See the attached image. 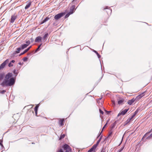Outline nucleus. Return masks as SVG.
<instances>
[{
  "mask_svg": "<svg viewBox=\"0 0 152 152\" xmlns=\"http://www.w3.org/2000/svg\"><path fill=\"white\" fill-rule=\"evenodd\" d=\"M112 134V132H111L109 134V136H110V135H111Z\"/></svg>",
  "mask_w": 152,
  "mask_h": 152,
  "instance_id": "4c0bfd02",
  "label": "nucleus"
},
{
  "mask_svg": "<svg viewBox=\"0 0 152 152\" xmlns=\"http://www.w3.org/2000/svg\"><path fill=\"white\" fill-rule=\"evenodd\" d=\"M42 44H41L40 45H39V46L37 48V50H36V51H37L38 50H39V49L40 47V46H41Z\"/></svg>",
  "mask_w": 152,
  "mask_h": 152,
  "instance_id": "a878e982",
  "label": "nucleus"
},
{
  "mask_svg": "<svg viewBox=\"0 0 152 152\" xmlns=\"http://www.w3.org/2000/svg\"><path fill=\"white\" fill-rule=\"evenodd\" d=\"M27 59H28L27 58V57H26L23 58V61H25L27 60Z\"/></svg>",
  "mask_w": 152,
  "mask_h": 152,
  "instance_id": "cd10ccee",
  "label": "nucleus"
},
{
  "mask_svg": "<svg viewBox=\"0 0 152 152\" xmlns=\"http://www.w3.org/2000/svg\"><path fill=\"white\" fill-rule=\"evenodd\" d=\"M65 136V135L64 134H63L62 135H61L60 137V140H61L62 138H63Z\"/></svg>",
  "mask_w": 152,
  "mask_h": 152,
  "instance_id": "6ab92c4d",
  "label": "nucleus"
},
{
  "mask_svg": "<svg viewBox=\"0 0 152 152\" xmlns=\"http://www.w3.org/2000/svg\"><path fill=\"white\" fill-rule=\"evenodd\" d=\"M144 95H143V94H142L139 95L138 96L139 97V98H141Z\"/></svg>",
  "mask_w": 152,
  "mask_h": 152,
  "instance_id": "7c9ffc66",
  "label": "nucleus"
},
{
  "mask_svg": "<svg viewBox=\"0 0 152 152\" xmlns=\"http://www.w3.org/2000/svg\"><path fill=\"white\" fill-rule=\"evenodd\" d=\"M35 113H36V115H37V112H35Z\"/></svg>",
  "mask_w": 152,
  "mask_h": 152,
  "instance_id": "37998d69",
  "label": "nucleus"
},
{
  "mask_svg": "<svg viewBox=\"0 0 152 152\" xmlns=\"http://www.w3.org/2000/svg\"><path fill=\"white\" fill-rule=\"evenodd\" d=\"M0 145H1V146H3V145H2V144H1V143L0 142Z\"/></svg>",
  "mask_w": 152,
  "mask_h": 152,
  "instance_id": "ea45409f",
  "label": "nucleus"
},
{
  "mask_svg": "<svg viewBox=\"0 0 152 152\" xmlns=\"http://www.w3.org/2000/svg\"><path fill=\"white\" fill-rule=\"evenodd\" d=\"M48 36V34L46 33V34L43 37V39H46V38Z\"/></svg>",
  "mask_w": 152,
  "mask_h": 152,
  "instance_id": "f3484780",
  "label": "nucleus"
},
{
  "mask_svg": "<svg viewBox=\"0 0 152 152\" xmlns=\"http://www.w3.org/2000/svg\"><path fill=\"white\" fill-rule=\"evenodd\" d=\"M72 9L71 10L70 12L69 13H68L66 15H65V18H68L69 16V15H70L72 14L73 13V12L74 10V7H72Z\"/></svg>",
  "mask_w": 152,
  "mask_h": 152,
  "instance_id": "0eeeda50",
  "label": "nucleus"
},
{
  "mask_svg": "<svg viewBox=\"0 0 152 152\" xmlns=\"http://www.w3.org/2000/svg\"><path fill=\"white\" fill-rule=\"evenodd\" d=\"M12 75V73H8L6 75L4 81L1 83L2 86L5 85L11 86L13 85L15 83L14 79L11 77Z\"/></svg>",
  "mask_w": 152,
  "mask_h": 152,
  "instance_id": "f257e3e1",
  "label": "nucleus"
},
{
  "mask_svg": "<svg viewBox=\"0 0 152 152\" xmlns=\"http://www.w3.org/2000/svg\"><path fill=\"white\" fill-rule=\"evenodd\" d=\"M150 132L146 133L145 135L144 136L142 139H144L145 138H146L148 139H149L152 138V134L149 135Z\"/></svg>",
  "mask_w": 152,
  "mask_h": 152,
  "instance_id": "7ed1b4c3",
  "label": "nucleus"
},
{
  "mask_svg": "<svg viewBox=\"0 0 152 152\" xmlns=\"http://www.w3.org/2000/svg\"><path fill=\"white\" fill-rule=\"evenodd\" d=\"M63 148L66 151L65 152H69L71 151V149L69 146L67 144H65L63 146Z\"/></svg>",
  "mask_w": 152,
  "mask_h": 152,
  "instance_id": "f03ea898",
  "label": "nucleus"
},
{
  "mask_svg": "<svg viewBox=\"0 0 152 152\" xmlns=\"http://www.w3.org/2000/svg\"><path fill=\"white\" fill-rule=\"evenodd\" d=\"M117 152H120L119 150Z\"/></svg>",
  "mask_w": 152,
  "mask_h": 152,
  "instance_id": "c03bdc74",
  "label": "nucleus"
},
{
  "mask_svg": "<svg viewBox=\"0 0 152 152\" xmlns=\"http://www.w3.org/2000/svg\"><path fill=\"white\" fill-rule=\"evenodd\" d=\"M57 152H63L62 149H61L57 151Z\"/></svg>",
  "mask_w": 152,
  "mask_h": 152,
  "instance_id": "c85d7f7f",
  "label": "nucleus"
},
{
  "mask_svg": "<svg viewBox=\"0 0 152 152\" xmlns=\"http://www.w3.org/2000/svg\"><path fill=\"white\" fill-rule=\"evenodd\" d=\"M15 61L14 60H12V61H11V62L12 63H14L15 62Z\"/></svg>",
  "mask_w": 152,
  "mask_h": 152,
  "instance_id": "c9c22d12",
  "label": "nucleus"
},
{
  "mask_svg": "<svg viewBox=\"0 0 152 152\" xmlns=\"http://www.w3.org/2000/svg\"><path fill=\"white\" fill-rule=\"evenodd\" d=\"M124 147H122L119 150V151L120 152H121L122 151V150H123V149H124Z\"/></svg>",
  "mask_w": 152,
  "mask_h": 152,
  "instance_id": "2f4dec72",
  "label": "nucleus"
},
{
  "mask_svg": "<svg viewBox=\"0 0 152 152\" xmlns=\"http://www.w3.org/2000/svg\"><path fill=\"white\" fill-rule=\"evenodd\" d=\"M23 53H21L20 54V56H21V55H23Z\"/></svg>",
  "mask_w": 152,
  "mask_h": 152,
  "instance_id": "58836bf2",
  "label": "nucleus"
},
{
  "mask_svg": "<svg viewBox=\"0 0 152 152\" xmlns=\"http://www.w3.org/2000/svg\"><path fill=\"white\" fill-rule=\"evenodd\" d=\"M17 50L16 51V53H18L21 50V48H18Z\"/></svg>",
  "mask_w": 152,
  "mask_h": 152,
  "instance_id": "aec40b11",
  "label": "nucleus"
},
{
  "mask_svg": "<svg viewBox=\"0 0 152 152\" xmlns=\"http://www.w3.org/2000/svg\"><path fill=\"white\" fill-rule=\"evenodd\" d=\"M99 111L100 113H101L102 114H103V112L100 109H99Z\"/></svg>",
  "mask_w": 152,
  "mask_h": 152,
  "instance_id": "c756f323",
  "label": "nucleus"
},
{
  "mask_svg": "<svg viewBox=\"0 0 152 152\" xmlns=\"http://www.w3.org/2000/svg\"><path fill=\"white\" fill-rule=\"evenodd\" d=\"M97 145H98L96 144L94 145L92 148L88 151V152H91L95 150Z\"/></svg>",
  "mask_w": 152,
  "mask_h": 152,
  "instance_id": "6e6552de",
  "label": "nucleus"
},
{
  "mask_svg": "<svg viewBox=\"0 0 152 152\" xmlns=\"http://www.w3.org/2000/svg\"><path fill=\"white\" fill-rule=\"evenodd\" d=\"M19 64H20V63H19Z\"/></svg>",
  "mask_w": 152,
  "mask_h": 152,
  "instance_id": "a18cd8bd",
  "label": "nucleus"
},
{
  "mask_svg": "<svg viewBox=\"0 0 152 152\" xmlns=\"http://www.w3.org/2000/svg\"><path fill=\"white\" fill-rule=\"evenodd\" d=\"M138 112V110H136L134 113V114L133 115L132 117H133L135 115H136Z\"/></svg>",
  "mask_w": 152,
  "mask_h": 152,
  "instance_id": "393cba45",
  "label": "nucleus"
},
{
  "mask_svg": "<svg viewBox=\"0 0 152 152\" xmlns=\"http://www.w3.org/2000/svg\"><path fill=\"white\" fill-rule=\"evenodd\" d=\"M135 99H132L130 100H129L128 101L127 103L129 105L132 104L134 102Z\"/></svg>",
  "mask_w": 152,
  "mask_h": 152,
  "instance_id": "9b49d317",
  "label": "nucleus"
},
{
  "mask_svg": "<svg viewBox=\"0 0 152 152\" xmlns=\"http://www.w3.org/2000/svg\"><path fill=\"white\" fill-rule=\"evenodd\" d=\"M65 13H59L56 15L54 17V18L56 20H58L63 16L64 15H65Z\"/></svg>",
  "mask_w": 152,
  "mask_h": 152,
  "instance_id": "20e7f679",
  "label": "nucleus"
},
{
  "mask_svg": "<svg viewBox=\"0 0 152 152\" xmlns=\"http://www.w3.org/2000/svg\"><path fill=\"white\" fill-rule=\"evenodd\" d=\"M27 45L25 44L22 45L21 46V49H23L27 47Z\"/></svg>",
  "mask_w": 152,
  "mask_h": 152,
  "instance_id": "4468645a",
  "label": "nucleus"
},
{
  "mask_svg": "<svg viewBox=\"0 0 152 152\" xmlns=\"http://www.w3.org/2000/svg\"><path fill=\"white\" fill-rule=\"evenodd\" d=\"M123 100L121 99L118 101V103L119 104H121L123 102Z\"/></svg>",
  "mask_w": 152,
  "mask_h": 152,
  "instance_id": "dca6fc26",
  "label": "nucleus"
},
{
  "mask_svg": "<svg viewBox=\"0 0 152 152\" xmlns=\"http://www.w3.org/2000/svg\"><path fill=\"white\" fill-rule=\"evenodd\" d=\"M9 62L8 59H6L3 63L0 66V70L2 69L5 67L6 65Z\"/></svg>",
  "mask_w": 152,
  "mask_h": 152,
  "instance_id": "39448f33",
  "label": "nucleus"
},
{
  "mask_svg": "<svg viewBox=\"0 0 152 152\" xmlns=\"http://www.w3.org/2000/svg\"><path fill=\"white\" fill-rule=\"evenodd\" d=\"M39 106H36L34 108V110L35 112H37Z\"/></svg>",
  "mask_w": 152,
  "mask_h": 152,
  "instance_id": "a211bd4d",
  "label": "nucleus"
},
{
  "mask_svg": "<svg viewBox=\"0 0 152 152\" xmlns=\"http://www.w3.org/2000/svg\"><path fill=\"white\" fill-rule=\"evenodd\" d=\"M128 109H125L124 110L121 111L118 115V116H119L121 115H124L128 110Z\"/></svg>",
  "mask_w": 152,
  "mask_h": 152,
  "instance_id": "423d86ee",
  "label": "nucleus"
},
{
  "mask_svg": "<svg viewBox=\"0 0 152 152\" xmlns=\"http://www.w3.org/2000/svg\"><path fill=\"white\" fill-rule=\"evenodd\" d=\"M107 123H106V124L103 127V129H102V130H103V129L105 128V126H106V125H107Z\"/></svg>",
  "mask_w": 152,
  "mask_h": 152,
  "instance_id": "f704fd0d",
  "label": "nucleus"
},
{
  "mask_svg": "<svg viewBox=\"0 0 152 152\" xmlns=\"http://www.w3.org/2000/svg\"><path fill=\"white\" fill-rule=\"evenodd\" d=\"M31 46H30L29 48H28L27 49H26L25 50H24L25 52L26 53V52H27L31 48Z\"/></svg>",
  "mask_w": 152,
  "mask_h": 152,
  "instance_id": "4be33fe9",
  "label": "nucleus"
},
{
  "mask_svg": "<svg viewBox=\"0 0 152 152\" xmlns=\"http://www.w3.org/2000/svg\"><path fill=\"white\" fill-rule=\"evenodd\" d=\"M23 53V54H24L25 53H26V52H25V51H24V52H23V53Z\"/></svg>",
  "mask_w": 152,
  "mask_h": 152,
  "instance_id": "a19ab883",
  "label": "nucleus"
},
{
  "mask_svg": "<svg viewBox=\"0 0 152 152\" xmlns=\"http://www.w3.org/2000/svg\"><path fill=\"white\" fill-rule=\"evenodd\" d=\"M50 19V18H49L48 17H47L45 19H44L43 21L41 23V24H42L43 23H45V22H46L48 20H49Z\"/></svg>",
  "mask_w": 152,
  "mask_h": 152,
  "instance_id": "ddd939ff",
  "label": "nucleus"
},
{
  "mask_svg": "<svg viewBox=\"0 0 152 152\" xmlns=\"http://www.w3.org/2000/svg\"><path fill=\"white\" fill-rule=\"evenodd\" d=\"M26 3H27V4L25 8L26 9H27L29 8L31 4V2L30 1H27Z\"/></svg>",
  "mask_w": 152,
  "mask_h": 152,
  "instance_id": "1a4fd4ad",
  "label": "nucleus"
},
{
  "mask_svg": "<svg viewBox=\"0 0 152 152\" xmlns=\"http://www.w3.org/2000/svg\"><path fill=\"white\" fill-rule=\"evenodd\" d=\"M6 92V91H5L4 90L1 91V93L3 94V93H4V92Z\"/></svg>",
  "mask_w": 152,
  "mask_h": 152,
  "instance_id": "e433bc0d",
  "label": "nucleus"
},
{
  "mask_svg": "<svg viewBox=\"0 0 152 152\" xmlns=\"http://www.w3.org/2000/svg\"><path fill=\"white\" fill-rule=\"evenodd\" d=\"M13 66V64H12V63L11 62H10L8 64V66L10 67L11 66Z\"/></svg>",
  "mask_w": 152,
  "mask_h": 152,
  "instance_id": "5701e85b",
  "label": "nucleus"
},
{
  "mask_svg": "<svg viewBox=\"0 0 152 152\" xmlns=\"http://www.w3.org/2000/svg\"><path fill=\"white\" fill-rule=\"evenodd\" d=\"M64 121V119H62L60 120L59 121V124L62 126L63 124V123Z\"/></svg>",
  "mask_w": 152,
  "mask_h": 152,
  "instance_id": "2eb2a0df",
  "label": "nucleus"
},
{
  "mask_svg": "<svg viewBox=\"0 0 152 152\" xmlns=\"http://www.w3.org/2000/svg\"><path fill=\"white\" fill-rule=\"evenodd\" d=\"M101 152H104L102 151H101Z\"/></svg>",
  "mask_w": 152,
  "mask_h": 152,
  "instance_id": "49530a36",
  "label": "nucleus"
},
{
  "mask_svg": "<svg viewBox=\"0 0 152 152\" xmlns=\"http://www.w3.org/2000/svg\"><path fill=\"white\" fill-rule=\"evenodd\" d=\"M4 76L3 74H1L0 76V79L1 80L3 78Z\"/></svg>",
  "mask_w": 152,
  "mask_h": 152,
  "instance_id": "b1692460",
  "label": "nucleus"
},
{
  "mask_svg": "<svg viewBox=\"0 0 152 152\" xmlns=\"http://www.w3.org/2000/svg\"><path fill=\"white\" fill-rule=\"evenodd\" d=\"M96 54H97V56H98V57L99 58H100V56L99 55V53L97 52H96Z\"/></svg>",
  "mask_w": 152,
  "mask_h": 152,
  "instance_id": "72a5a7b5",
  "label": "nucleus"
},
{
  "mask_svg": "<svg viewBox=\"0 0 152 152\" xmlns=\"http://www.w3.org/2000/svg\"><path fill=\"white\" fill-rule=\"evenodd\" d=\"M94 52H95L96 54V52H97L96 51L94 50Z\"/></svg>",
  "mask_w": 152,
  "mask_h": 152,
  "instance_id": "79ce46f5",
  "label": "nucleus"
},
{
  "mask_svg": "<svg viewBox=\"0 0 152 152\" xmlns=\"http://www.w3.org/2000/svg\"><path fill=\"white\" fill-rule=\"evenodd\" d=\"M26 45L28 46V45L30 43V41L29 40H28L27 41H26Z\"/></svg>",
  "mask_w": 152,
  "mask_h": 152,
  "instance_id": "412c9836",
  "label": "nucleus"
},
{
  "mask_svg": "<svg viewBox=\"0 0 152 152\" xmlns=\"http://www.w3.org/2000/svg\"><path fill=\"white\" fill-rule=\"evenodd\" d=\"M13 73L14 74H17V72H16V70L15 69H14L13 71Z\"/></svg>",
  "mask_w": 152,
  "mask_h": 152,
  "instance_id": "473e14b6",
  "label": "nucleus"
},
{
  "mask_svg": "<svg viewBox=\"0 0 152 152\" xmlns=\"http://www.w3.org/2000/svg\"><path fill=\"white\" fill-rule=\"evenodd\" d=\"M16 18V16L15 15H13L11 16V18L10 22L12 23H13L15 21V20Z\"/></svg>",
  "mask_w": 152,
  "mask_h": 152,
  "instance_id": "9d476101",
  "label": "nucleus"
},
{
  "mask_svg": "<svg viewBox=\"0 0 152 152\" xmlns=\"http://www.w3.org/2000/svg\"><path fill=\"white\" fill-rule=\"evenodd\" d=\"M42 39V37H41L40 36H38L36 38V39L35 40V42H39V41H41Z\"/></svg>",
  "mask_w": 152,
  "mask_h": 152,
  "instance_id": "f8f14e48",
  "label": "nucleus"
},
{
  "mask_svg": "<svg viewBox=\"0 0 152 152\" xmlns=\"http://www.w3.org/2000/svg\"><path fill=\"white\" fill-rule=\"evenodd\" d=\"M101 137L100 138V139L97 142V143H96V144H97V145H98V144H99V143L100 142V141L101 140Z\"/></svg>",
  "mask_w": 152,
  "mask_h": 152,
  "instance_id": "bb28decb",
  "label": "nucleus"
}]
</instances>
